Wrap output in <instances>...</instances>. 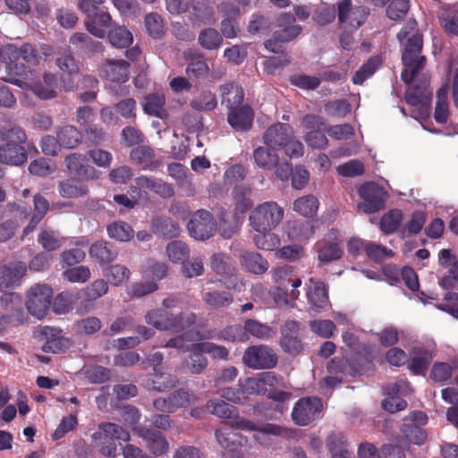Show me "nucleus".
Instances as JSON below:
<instances>
[{"mask_svg": "<svg viewBox=\"0 0 458 458\" xmlns=\"http://www.w3.org/2000/svg\"><path fill=\"white\" fill-rule=\"evenodd\" d=\"M397 38L403 47V63L407 67L402 72L401 77L406 84H410L415 78L417 72L425 64V57L420 55L423 43L416 21L409 20L405 27L397 34Z\"/></svg>", "mask_w": 458, "mask_h": 458, "instance_id": "1", "label": "nucleus"}, {"mask_svg": "<svg viewBox=\"0 0 458 458\" xmlns=\"http://www.w3.org/2000/svg\"><path fill=\"white\" fill-rule=\"evenodd\" d=\"M1 80L14 84L22 89L31 90L42 99L52 98L55 96L57 81L52 73H45L43 82L36 81V75L33 71H27L23 65L10 64L7 66V75L2 76Z\"/></svg>", "mask_w": 458, "mask_h": 458, "instance_id": "2", "label": "nucleus"}, {"mask_svg": "<svg viewBox=\"0 0 458 458\" xmlns=\"http://www.w3.org/2000/svg\"><path fill=\"white\" fill-rule=\"evenodd\" d=\"M265 145L273 149H283L289 157H300L303 155L302 143L294 136L288 124L276 123L270 126L263 136Z\"/></svg>", "mask_w": 458, "mask_h": 458, "instance_id": "3", "label": "nucleus"}, {"mask_svg": "<svg viewBox=\"0 0 458 458\" xmlns=\"http://www.w3.org/2000/svg\"><path fill=\"white\" fill-rule=\"evenodd\" d=\"M95 445L99 448V452L107 457L116 455V440L128 442L131 439L130 433L121 426L106 422L98 426V428L91 436Z\"/></svg>", "mask_w": 458, "mask_h": 458, "instance_id": "4", "label": "nucleus"}, {"mask_svg": "<svg viewBox=\"0 0 458 458\" xmlns=\"http://www.w3.org/2000/svg\"><path fill=\"white\" fill-rule=\"evenodd\" d=\"M284 217V209L276 202H264L256 207L250 215L251 228L256 232H270Z\"/></svg>", "mask_w": 458, "mask_h": 458, "instance_id": "5", "label": "nucleus"}, {"mask_svg": "<svg viewBox=\"0 0 458 458\" xmlns=\"http://www.w3.org/2000/svg\"><path fill=\"white\" fill-rule=\"evenodd\" d=\"M146 321L158 330L181 331L195 323L196 316L192 312H182L179 317L169 316L162 310H152L146 314Z\"/></svg>", "mask_w": 458, "mask_h": 458, "instance_id": "6", "label": "nucleus"}, {"mask_svg": "<svg viewBox=\"0 0 458 458\" xmlns=\"http://www.w3.org/2000/svg\"><path fill=\"white\" fill-rule=\"evenodd\" d=\"M6 140L13 139V142H8L0 146V162L12 165H20L27 160V152L22 146L26 140L23 130L13 127L4 135Z\"/></svg>", "mask_w": 458, "mask_h": 458, "instance_id": "7", "label": "nucleus"}, {"mask_svg": "<svg viewBox=\"0 0 458 458\" xmlns=\"http://www.w3.org/2000/svg\"><path fill=\"white\" fill-rule=\"evenodd\" d=\"M361 202L358 204V210L364 214H371L384 208L386 199L385 190L375 182H367L359 188Z\"/></svg>", "mask_w": 458, "mask_h": 458, "instance_id": "8", "label": "nucleus"}, {"mask_svg": "<svg viewBox=\"0 0 458 458\" xmlns=\"http://www.w3.org/2000/svg\"><path fill=\"white\" fill-rule=\"evenodd\" d=\"M52 298L51 287L47 284H36L28 292L27 309L32 316L41 319L47 315Z\"/></svg>", "mask_w": 458, "mask_h": 458, "instance_id": "9", "label": "nucleus"}, {"mask_svg": "<svg viewBox=\"0 0 458 458\" xmlns=\"http://www.w3.org/2000/svg\"><path fill=\"white\" fill-rule=\"evenodd\" d=\"M242 360L249 368L261 369L275 367L277 359L269 347L266 345H254L246 349Z\"/></svg>", "mask_w": 458, "mask_h": 458, "instance_id": "10", "label": "nucleus"}, {"mask_svg": "<svg viewBox=\"0 0 458 458\" xmlns=\"http://www.w3.org/2000/svg\"><path fill=\"white\" fill-rule=\"evenodd\" d=\"M321 409L322 403L319 398H301L295 403L292 411V417L297 425L306 426L318 416Z\"/></svg>", "mask_w": 458, "mask_h": 458, "instance_id": "11", "label": "nucleus"}, {"mask_svg": "<svg viewBox=\"0 0 458 458\" xmlns=\"http://www.w3.org/2000/svg\"><path fill=\"white\" fill-rule=\"evenodd\" d=\"M3 56L7 60L5 62V75H7V66L10 64L23 65L26 68L23 64L19 63L20 59H22L28 65L39 64V57L30 44H23L20 47L13 44H8L3 47Z\"/></svg>", "mask_w": 458, "mask_h": 458, "instance_id": "12", "label": "nucleus"}, {"mask_svg": "<svg viewBox=\"0 0 458 458\" xmlns=\"http://www.w3.org/2000/svg\"><path fill=\"white\" fill-rule=\"evenodd\" d=\"M301 123L307 131L304 139L311 148H324L327 146V139L323 133L326 123L322 117L306 115Z\"/></svg>", "mask_w": 458, "mask_h": 458, "instance_id": "13", "label": "nucleus"}, {"mask_svg": "<svg viewBox=\"0 0 458 458\" xmlns=\"http://www.w3.org/2000/svg\"><path fill=\"white\" fill-rule=\"evenodd\" d=\"M188 230L191 236L196 240L208 239L215 231V223L210 213L198 210L188 223Z\"/></svg>", "mask_w": 458, "mask_h": 458, "instance_id": "14", "label": "nucleus"}, {"mask_svg": "<svg viewBox=\"0 0 458 458\" xmlns=\"http://www.w3.org/2000/svg\"><path fill=\"white\" fill-rule=\"evenodd\" d=\"M305 289L311 310L321 311L329 306L328 289L322 281L310 277L305 284Z\"/></svg>", "mask_w": 458, "mask_h": 458, "instance_id": "15", "label": "nucleus"}, {"mask_svg": "<svg viewBox=\"0 0 458 458\" xmlns=\"http://www.w3.org/2000/svg\"><path fill=\"white\" fill-rule=\"evenodd\" d=\"M279 385V379L273 372H262L255 377L247 378L242 384L243 392L247 394H260L269 393L268 387H275Z\"/></svg>", "mask_w": 458, "mask_h": 458, "instance_id": "16", "label": "nucleus"}, {"mask_svg": "<svg viewBox=\"0 0 458 458\" xmlns=\"http://www.w3.org/2000/svg\"><path fill=\"white\" fill-rule=\"evenodd\" d=\"M439 265L447 269L448 275L439 279V285L445 289L454 288L458 282V260L450 250L444 249L439 252Z\"/></svg>", "mask_w": 458, "mask_h": 458, "instance_id": "17", "label": "nucleus"}, {"mask_svg": "<svg viewBox=\"0 0 458 458\" xmlns=\"http://www.w3.org/2000/svg\"><path fill=\"white\" fill-rule=\"evenodd\" d=\"M133 432L145 440L153 454L162 455L167 452L168 442L160 432L144 427L134 428Z\"/></svg>", "mask_w": 458, "mask_h": 458, "instance_id": "18", "label": "nucleus"}, {"mask_svg": "<svg viewBox=\"0 0 458 458\" xmlns=\"http://www.w3.org/2000/svg\"><path fill=\"white\" fill-rule=\"evenodd\" d=\"M300 323L295 320H289L281 328V346L289 353L295 354L301 351V343L298 337Z\"/></svg>", "mask_w": 458, "mask_h": 458, "instance_id": "19", "label": "nucleus"}, {"mask_svg": "<svg viewBox=\"0 0 458 458\" xmlns=\"http://www.w3.org/2000/svg\"><path fill=\"white\" fill-rule=\"evenodd\" d=\"M214 335L211 332L207 334H201L198 330L191 329L182 335H177L168 340L164 347L165 348H175L178 350L191 351V345L197 344V342L204 339L213 338Z\"/></svg>", "mask_w": 458, "mask_h": 458, "instance_id": "20", "label": "nucleus"}, {"mask_svg": "<svg viewBox=\"0 0 458 458\" xmlns=\"http://www.w3.org/2000/svg\"><path fill=\"white\" fill-rule=\"evenodd\" d=\"M433 357L432 350L423 346H414L410 352L408 368L414 374L421 375L428 369Z\"/></svg>", "mask_w": 458, "mask_h": 458, "instance_id": "21", "label": "nucleus"}, {"mask_svg": "<svg viewBox=\"0 0 458 458\" xmlns=\"http://www.w3.org/2000/svg\"><path fill=\"white\" fill-rule=\"evenodd\" d=\"M86 157L79 153H72L66 157L64 163L69 172L84 176L88 179L98 177V173L89 165H86Z\"/></svg>", "mask_w": 458, "mask_h": 458, "instance_id": "22", "label": "nucleus"}, {"mask_svg": "<svg viewBox=\"0 0 458 458\" xmlns=\"http://www.w3.org/2000/svg\"><path fill=\"white\" fill-rule=\"evenodd\" d=\"M301 28L299 25H292L276 31L273 38L266 41L265 47L273 53H281L283 51V43L295 38L301 32Z\"/></svg>", "mask_w": 458, "mask_h": 458, "instance_id": "23", "label": "nucleus"}, {"mask_svg": "<svg viewBox=\"0 0 458 458\" xmlns=\"http://www.w3.org/2000/svg\"><path fill=\"white\" fill-rule=\"evenodd\" d=\"M227 120L234 130L249 131L252 125L253 111L250 106L233 109L228 114Z\"/></svg>", "mask_w": 458, "mask_h": 458, "instance_id": "24", "label": "nucleus"}, {"mask_svg": "<svg viewBox=\"0 0 458 458\" xmlns=\"http://www.w3.org/2000/svg\"><path fill=\"white\" fill-rule=\"evenodd\" d=\"M366 12L364 9L352 11L351 2L344 0L339 4L338 18L343 23H348L350 27L358 29L364 21Z\"/></svg>", "mask_w": 458, "mask_h": 458, "instance_id": "25", "label": "nucleus"}, {"mask_svg": "<svg viewBox=\"0 0 458 458\" xmlns=\"http://www.w3.org/2000/svg\"><path fill=\"white\" fill-rule=\"evenodd\" d=\"M102 73L111 81L125 82L129 78V64L123 60H110L103 66Z\"/></svg>", "mask_w": 458, "mask_h": 458, "instance_id": "26", "label": "nucleus"}, {"mask_svg": "<svg viewBox=\"0 0 458 458\" xmlns=\"http://www.w3.org/2000/svg\"><path fill=\"white\" fill-rule=\"evenodd\" d=\"M216 437L219 445L228 451L234 452L238 446L246 443V438L228 428L221 427L216 430Z\"/></svg>", "mask_w": 458, "mask_h": 458, "instance_id": "27", "label": "nucleus"}, {"mask_svg": "<svg viewBox=\"0 0 458 458\" xmlns=\"http://www.w3.org/2000/svg\"><path fill=\"white\" fill-rule=\"evenodd\" d=\"M201 295L207 305L216 309L228 307L233 302V294L226 291L206 288L202 290Z\"/></svg>", "mask_w": 458, "mask_h": 458, "instance_id": "28", "label": "nucleus"}, {"mask_svg": "<svg viewBox=\"0 0 458 458\" xmlns=\"http://www.w3.org/2000/svg\"><path fill=\"white\" fill-rule=\"evenodd\" d=\"M432 92L428 89V82L425 81L420 85L410 87L405 93V99L411 106H428Z\"/></svg>", "mask_w": 458, "mask_h": 458, "instance_id": "29", "label": "nucleus"}, {"mask_svg": "<svg viewBox=\"0 0 458 458\" xmlns=\"http://www.w3.org/2000/svg\"><path fill=\"white\" fill-rule=\"evenodd\" d=\"M222 104H225L227 108L232 111L236 109L243 100V90L233 83H226L221 87Z\"/></svg>", "mask_w": 458, "mask_h": 458, "instance_id": "30", "label": "nucleus"}, {"mask_svg": "<svg viewBox=\"0 0 458 458\" xmlns=\"http://www.w3.org/2000/svg\"><path fill=\"white\" fill-rule=\"evenodd\" d=\"M242 266L249 272L261 275L268 269V262L256 252H244L241 256Z\"/></svg>", "mask_w": 458, "mask_h": 458, "instance_id": "31", "label": "nucleus"}, {"mask_svg": "<svg viewBox=\"0 0 458 458\" xmlns=\"http://www.w3.org/2000/svg\"><path fill=\"white\" fill-rule=\"evenodd\" d=\"M365 333L357 330L347 329L343 333L344 342L356 352L363 351L367 355H371L375 350L365 344Z\"/></svg>", "mask_w": 458, "mask_h": 458, "instance_id": "32", "label": "nucleus"}, {"mask_svg": "<svg viewBox=\"0 0 458 458\" xmlns=\"http://www.w3.org/2000/svg\"><path fill=\"white\" fill-rule=\"evenodd\" d=\"M108 236L117 242H125L134 237V230L131 225L124 221H114L106 227Z\"/></svg>", "mask_w": 458, "mask_h": 458, "instance_id": "33", "label": "nucleus"}, {"mask_svg": "<svg viewBox=\"0 0 458 458\" xmlns=\"http://www.w3.org/2000/svg\"><path fill=\"white\" fill-rule=\"evenodd\" d=\"M33 202L34 212L29 225L23 230V236L28 235L34 230L36 225L42 220L49 208L48 201L41 195H35Z\"/></svg>", "mask_w": 458, "mask_h": 458, "instance_id": "34", "label": "nucleus"}, {"mask_svg": "<svg viewBox=\"0 0 458 458\" xmlns=\"http://www.w3.org/2000/svg\"><path fill=\"white\" fill-rule=\"evenodd\" d=\"M131 159L144 169H154L159 163L154 159V151L147 146H140L131 150Z\"/></svg>", "mask_w": 458, "mask_h": 458, "instance_id": "35", "label": "nucleus"}, {"mask_svg": "<svg viewBox=\"0 0 458 458\" xmlns=\"http://www.w3.org/2000/svg\"><path fill=\"white\" fill-rule=\"evenodd\" d=\"M185 57L190 62L186 68V73L195 78L204 77L208 73L209 68L203 58L199 55H194L191 50L184 53Z\"/></svg>", "mask_w": 458, "mask_h": 458, "instance_id": "36", "label": "nucleus"}, {"mask_svg": "<svg viewBox=\"0 0 458 458\" xmlns=\"http://www.w3.org/2000/svg\"><path fill=\"white\" fill-rule=\"evenodd\" d=\"M165 98L162 93H154L146 97L143 103V110L145 113L164 118L166 115L165 110Z\"/></svg>", "mask_w": 458, "mask_h": 458, "instance_id": "37", "label": "nucleus"}, {"mask_svg": "<svg viewBox=\"0 0 458 458\" xmlns=\"http://www.w3.org/2000/svg\"><path fill=\"white\" fill-rule=\"evenodd\" d=\"M448 90V85L444 84L437 92V105L434 117L439 123H446L449 116V106L447 101Z\"/></svg>", "mask_w": 458, "mask_h": 458, "instance_id": "38", "label": "nucleus"}, {"mask_svg": "<svg viewBox=\"0 0 458 458\" xmlns=\"http://www.w3.org/2000/svg\"><path fill=\"white\" fill-rule=\"evenodd\" d=\"M44 334H50L53 336V338L47 342L44 347L45 351L57 353L64 352L72 345L71 340L68 337L61 335L60 332L55 328L46 327Z\"/></svg>", "mask_w": 458, "mask_h": 458, "instance_id": "39", "label": "nucleus"}, {"mask_svg": "<svg viewBox=\"0 0 458 458\" xmlns=\"http://www.w3.org/2000/svg\"><path fill=\"white\" fill-rule=\"evenodd\" d=\"M59 193L64 198H79L88 192L87 186L77 179L63 181L58 186Z\"/></svg>", "mask_w": 458, "mask_h": 458, "instance_id": "40", "label": "nucleus"}, {"mask_svg": "<svg viewBox=\"0 0 458 458\" xmlns=\"http://www.w3.org/2000/svg\"><path fill=\"white\" fill-rule=\"evenodd\" d=\"M276 149L265 147H259L254 150L253 156L256 164L264 169H272L277 165L278 157L276 153Z\"/></svg>", "mask_w": 458, "mask_h": 458, "instance_id": "41", "label": "nucleus"}, {"mask_svg": "<svg viewBox=\"0 0 458 458\" xmlns=\"http://www.w3.org/2000/svg\"><path fill=\"white\" fill-rule=\"evenodd\" d=\"M26 272V265L23 262H14L5 267L2 272V284L5 287L13 286Z\"/></svg>", "mask_w": 458, "mask_h": 458, "instance_id": "42", "label": "nucleus"}, {"mask_svg": "<svg viewBox=\"0 0 458 458\" xmlns=\"http://www.w3.org/2000/svg\"><path fill=\"white\" fill-rule=\"evenodd\" d=\"M57 138L62 148H74L81 141V132L72 125H65L57 131Z\"/></svg>", "mask_w": 458, "mask_h": 458, "instance_id": "43", "label": "nucleus"}, {"mask_svg": "<svg viewBox=\"0 0 458 458\" xmlns=\"http://www.w3.org/2000/svg\"><path fill=\"white\" fill-rule=\"evenodd\" d=\"M202 351L198 350L197 344H192L189 360L185 361V366L191 374H200L208 367V359L203 355Z\"/></svg>", "mask_w": 458, "mask_h": 458, "instance_id": "44", "label": "nucleus"}, {"mask_svg": "<svg viewBox=\"0 0 458 458\" xmlns=\"http://www.w3.org/2000/svg\"><path fill=\"white\" fill-rule=\"evenodd\" d=\"M89 256L100 265L110 263L116 258V254L107 247L105 241L93 243L89 248Z\"/></svg>", "mask_w": 458, "mask_h": 458, "instance_id": "45", "label": "nucleus"}, {"mask_svg": "<svg viewBox=\"0 0 458 458\" xmlns=\"http://www.w3.org/2000/svg\"><path fill=\"white\" fill-rule=\"evenodd\" d=\"M327 447L332 458H349L346 440L342 433L331 434L327 438Z\"/></svg>", "mask_w": 458, "mask_h": 458, "instance_id": "46", "label": "nucleus"}, {"mask_svg": "<svg viewBox=\"0 0 458 458\" xmlns=\"http://www.w3.org/2000/svg\"><path fill=\"white\" fill-rule=\"evenodd\" d=\"M108 39L117 48L128 47L133 41L131 32L123 26L114 27L109 30Z\"/></svg>", "mask_w": 458, "mask_h": 458, "instance_id": "47", "label": "nucleus"}, {"mask_svg": "<svg viewBox=\"0 0 458 458\" xmlns=\"http://www.w3.org/2000/svg\"><path fill=\"white\" fill-rule=\"evenodd\" d=\"M318 200L313 195H307L297 199L293 202V209L303 216H313L317 214Z\"/></svg>", "mask_w": 458, "mask_h": 458, "instance_id": "48", "label": "nucleus"}, {"mask_svg": "<svg viewBox=\"0 0 458 458\" xmlns=\"http://www.w3.org/2000/svg\"><path fill=\"white\" fill-rule=\"evenodd\" d=\"M166 254L173 263L182 264L190 257V249L184 242L174 241L167 244Z\"/></svg>", "mask_w": 458, "mask_h": 458, "instance_id": "49", "label": "nucleus"}, {"mask_svg": "<svg viewBox=\"0 0 458 458\" xmlns=\"http://www.w3.org/2000/svg\"><path fill=\"white\" fill-rule=\"evenodd\" d=\"M221 10L224 13V15L227 16V18L224 19L222 21L221 31L226 38H234L237 35L238 28L230 17L238 14L240 10L239 8L235 9L229 6L228 4H223Z\"/></svg>", "mask_w": 458, "mask_h": 458, "instance_id": "50", "label": "nucleus"}, {"mask_svg": "<svg viewBox=\"0 0 458 458\" xmlns=\"http://www.w3.org/2000/svg\"><path fill=\"white\" fill-rule=\"evenodd\" d=\"M251 189L246 185H238L233 189V196L235 201V210L244 213L252 206L250 199Z\"/></svg>", "mask_w": 458, "mask_h": 458, "instance_id": "51", "label": "nucleus"}, {"mask_svg": "<svg viewBox=\"0 0 458 458\" xmlns=\"http://www.w3.org/2000/svg\"><path fill=\"white\" fill-rule=\"evenodd\" d=\"M105 276L112 285L119 286L130 278L131 272L126 267L116 264L110 266Z\"/></svg>", "mask_w": 458, "mask_h": 458, "instance_id": "52", "label": "nucleus"}, {"mask_svg": "<svg viewBox=\"0 0 458 458\" xmlns=\"http://www.w3.org/2000/svg\"><path fill=\"white\" fill-rule=\"evenodd\" d=\"M218 339L230 342H245L249 339V336L247 335L245 325H233L220 331Z\"/></svg>", "mask_w": 458, "mask_h": 458, "instance_id": "53", "label": "nucleus"}, {"mask_svg": "<svg viewBox=\"0 0 458 458\" xmlns=\"http://www.w3.org/2000/svg\"><path fill=\"white\" fill-rule=\"evenodd\" d=\"M403 220V212L400 209H393L386 213L380 220V229L386 233H394Z\"/></svg>", "mask_w": 458, "mask_h": 458, "instance_id": "54", "label": "nucleus"}, {"mask_svg": "<svg viewBox=\"0 0 458 458\" xmlns=\"http://www.w3.org/2000/svg\"><path fill=\"white\" fill-rule=\"evenodd\" d=\"M199 42L202 47L213 50L221 46L223 38L217 30L214 29H206L199 33Z\"/></svg>", "mask_w": 458, "mask_h": 458, "instance_id": "55", "label": "nucleus"}, {"mask_svg": "<svg viewBox=\"0 0 458 458\" xmlns=\"http://www.w3.org/2000/svg\"><path fill=\"white\" fill-rule=\"evenodd\" d=\"M253 432V437L259 444L267 445L270 444L271 436H280L284 429L277 425L267 424L262 428L255 427Z\"/></svg>", "mask_w": 458, "mask_h": 458, "instance_id": "56", "label": "nucleus"}, {"mask_svg": "<svg viewBox=\"0 0 458 458\" xmlns=\"http://www.w3.org/2000/svg\"><path fill=\"white\" fill-rule=\"evenodd\" d=\"M259 234L254 236L255 245L265 250H275L280 245L278 236L270 232H257Z\"/></svg>", "mask_w": 458, "mask_h": 458, "instance_id": "57", "label": "nucleus"}, {"mask_svg": "<svg viewBox=\"0 0 458 458\" xmlns=\"http://www.w3.org/2000/svg\"><path fill=\"white\" fill-rule=\"evenodd\" d=\"M211 268L220 276L221 278L225 275L230 274V272L235 271V267L230 259L221 253L214 254L212 256Z\"/></svg>", "mask_w": 458, "mask_h": 458, "instance_id": "58", "label": "nucleus"}, {"mask_svg": "<svg viewBox=\"0 0 458 458\" xmlns=\"http://www.w3.org/2000/svg\"><path fill=\"white\" fill-rule=\"evenodd\" d=\"M365 251L369 259L377 262H381L394 256L392 250L381 244L369 242L365 245Z\"/></svg>", "mask_w": 458, "mask_h": 458, "instance_id": "59", "label": "nucleus"}, {"mask_svg": "<svg viewBox=\"0 0 458 458\" xmlns=\"http://www.w3.org/2000/svg\"><path fill=\"white\" fill-rule=\"evenodd\" d=\"M245 327L248 336L251 335L259 339H268L273 335V330L268 326L257 320L248 319Z\"/></svg>", "mask_w": 458, "mask_h": 458, "instance_id": "60", "label": "nucleus"}, {"mask_svg": "<svg viewBox=\"0 0 458 458\" xmlns=\"http://www.w3.org/2000/svg\"><path fill=\"white\" fill-rule=\"evenodd\" d=\"M380 65L378 57H371L362 67L355 72L352 77L354 84H362L363 81L371 76Z\"/></svg>", "mask_w": 458, "mask_h": 458, "instance_id": "61", "label": "nucleus"}, {"mask_svg": "<svg viewBox=\"0 0 458 458\" xmlns=\"http://www.w3.org/2000/svg\"><path fill=\"white\" fill-rule=\"evenodd\" d=\"M172 404L174 405V411L179 408L186 407L198 401V396L189 390H178L170 395Z\"/></svg>", "mask_w": 458, "mask_h": 458, "instance_id": "62", "label": "nucleus"}, {"mask_svg": "<svg viewBox=\"0 0 458 458\" xmlns=\"http://www.w3.org/2000/svg\"><path fill=\"white\" fill-rule=\"evenodd\" d=\"M426 221V214L423 211H416L403 228V236L417 234L423 227Z\"/></svg>", "mask_w": 458, "mask_h": 458, "instance_id": "63", "label": "nucleus"}, {"mask_svg": "<svg viewBox=\"0 0 458 458\" xmlns=\"http://www.w3.org/2000/svg\"><path fill=\"white\" fill-rule=\"evenodd\" d=\"M55 170V164L46 158L34 160L29 165L30 173L38 176H47L54 173Z\"/></svg>", "mask_w": 458, "mask_h": 458, "instance_id": "64", "label": "nucleus"}]
</instances>
